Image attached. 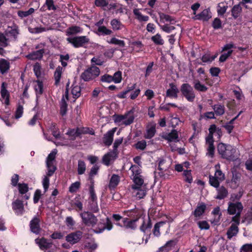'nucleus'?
Segmentation results:
<instances>
[{
  "instance_id": "1",
  "label": "nucleus",
  "mask_w": 252,
  "mask_h": 252,
  "mask_svg": "<svg viewBox=\"0 0 252 252\" xmlns=\"http://www.w3.org/2000/svg\"><path fill=\"white\" fill-rule=\"evenodd\" d=\"M134 184L131 186L130 189L133 196L137 199L144 198L147 192V185L144 183V178L143 175L131 177Z\"/></svg>"
},
{
  "instance_id": "2",
  "label": "nucleus",
  "mask_w": 252,
  "mask_h": 252,
  "mask_svg": "<svg viewBox=\"0 0 252 252\" xmlns=\"http://www.w3.org/2000/svg\"><path fill=\"white\" fill-rule=\"evenodd\" d=\"M218 151L221 157L230 160H235L238 158V150L229 145L220 143L218 146Z\"/></svg>"
},
{
  "instance_id": "3",
  "label": "nucleus",
  "mask_w": 252,
  "mask_h": 252,
  "mask_svg": "<svg viewBox=\"0 0 252 252\" xmlns=\"http://www.w3.org/2000/svg\"><path fill=\"white\" fill-rule=\"evenodd\" d=\"M209 134L206 138V144L208 145L207 155L210 157H213L214 154L215 148L214 146L213 136L216 134L219 136L221 134L220 129L217 127L216 125H212L210 126L209 129Z\"/></svg>"
},
{
  "instance_id": "4",
  "label": "nucleus",
  "mask_w": 252,
  "mask_h": 252,
  "mask_svg": "<svg viewBox=\"0 0 252 252\" xmlns=\"http://www.w3.org/2000/svg\"><path fill=\"white\" fill-rule=\"evenodd\" d=\"M243 206L241 202H229L228 204L227 213L231 215H235L232 218V221L235 222L237 224L240 223V217L243 210Z\"/></svg>"
},
{
  "instance_id": "5",
  "label": "nucleus",
  "mask_w": 252,
  "mask_h": 252,
  "mask_svg": "<svg viewBox=\"0 0 252 252\" xmlns=\"http://www.w3.org/2000/svg\"><path fill=\"white\" fill-rule=\"evenodd\" d=\"M214 168L215 169L214 175H209V183L212 187L217 188L220 186V183L224 180L225 176L220 170L219 163L215 165Z\"/></svg>"
},
{
  "instance_id": "6",
  "label": "nucleus",
  "mask_w": 252,
  "mask_h": 252,
  "mask_svg": "<svg viewBox=\"0 0 252 252\" xmlns=\"http://www.w3.org/2000/svg\"><path fill=\"white\" fill-rule=\"evenodd\" d=\"M126 215L128 217L136 216V218L132 220L128 219H124L123 220V226L127 229H134L136 228V222L140 219L141 216L137 213V210H127L124 212Z\"/></svg>"
},
{
  "instance_id": "7",
  "label": "nucleus",
  "mask_w": 252,
  "mask_h": 252,
  "mask_svg": "<svg viewBox=\"0 0 252 252\" xmlns=\"http://www.w3.org/2000/svg\"><path fill=\"white\" fill-rule=\"evenodd\" d=\"M134 119V111L130 110L124 115H118L114 116V122L119 125L128 126L132 124Z\"/></svg>"
},
{
  "instance_id": "8",
  "label": "nucleus",
  "mask_w": 252,
  "mask_h": 252,
  "mask_svg": "<svg viewBox=\"0 0 252 252\" xmlns=\"http://www.w3.org/2000/svg\"><path fill=\"white\" fill-rule=\"evenodd\" d=\"M57 153V150L56 149L53 150L46 158L47 175L48 176H51L56 170L55 158Z\"/></svg>"
},
{
  "instance_id": "9",
  "label": "nucleus",
  "mask_w": 252,
  "mask_h": 252,
  "mask_svg": "<svg viewBox=\"0 0 252 252\" xmlns=\"http://www.w3.org/2000/svg\"><path fill=\"white\" fill-rule=\"evenodd\" d=\"M180 90L182 95L189 102H193L195 98V94L193 88L188 83H184L181 86Z\"/></svg>"
},
{
  "instance_id": "10",
  "label": "nucleus",
  "mask_w": 252,
  "mask_h": 252,
  "mask_svg": "<svg viewBox=\"0 0 252 252\" xmlns=\"http://www.w3.org/2000/svg\"><path fill=\"white\" fill-rule=\"evenodd\" d=\"M100 74V70L98 67L95 66H92L83 72L81 77L85 81H88L94 79Z\"/></svg>"
},
{
  "instance_id": "11",
  "label": "nucleus",
  "mask_w": 252,
  "mask_h": 252,
  "mask_svg": "<svg viewBox=\"0 0 252 252\" xmlns=\"http://www.w3.org/2000/svg\"><path fill=\"white\" fill-rule=\"evenodd\" d=\"M66 40L71 43L74 47L79 48L83 47L90 41V39L87 36H79L76 37H69Z\"/></svg>"
},
{
  "instance_id": "12",
  "label": "nucleus",
  "mask_w": 252,
  "mask_h": 252,
  "mask_svg": "<svg viewBox=\"0 0 252 252\" xmlns=\"http://www.w3.org/2000/svg\"><path fill=\"white\" fill-rule=\"evenodd\" d=\"M234 47L233 43H228L224 45L222 48L221 52L222 54L220 57L219 61L220 62H224L231 55L233 50L232 48Z\"/></svg>"
},
{
  "instance_id": "13",
  "label": "nucleus",
  "mask_w": 252,
  "mask_h": 252,
  "mask_svg": "<svg viewBox=\"0 0 252 252\" xmlns=\"http://www.w3.org/2000/svg\"><path fill=\"white\" fill-rule=\"evenodd\" d=\"M83 222L88 225H93L97 222L96 217L88 212H84L80 214Z\"/></svg>"
},
{
  "instance_id": "14",
  "label": "nucleus",
  "mask_w": 252,
  "mask_h": 252,
  "mask_svg": "<svg viewBox=\"0 0 252 252\" xmlns=\"http://www.w3.org/2000/svg\"><path fill=\"white\" fill-rule=\"evenodd\" d=\"M82 236V232L80 231H76L68 234L65 237V240L67 242L73 245L79 242Z\"/></svg>"
},
{
  "instance_id": "15",
  "label": "nucleus",
  "mask_w": 252,
  "mask_h": 252,
  "mask_svg": "<svg viewBox=\"0 0 252 252\" xmlns=\"http://www.w3.org/2000/svg\"><path fill=\"white\" fill-rule=\"evenodd\" d=\"M179 90L177 86L174 83H170L169 87L166 90V96L171 98H177Z\"/></svg>"
},
{
  "instance_id": "16",
  "label": "nucleus",
  "mask_w": 252,
  "mask_h": 252,
  "mask_svg": "<svg viewBox=\"0 0 252 252\" xmlns=\"http://www.w3.org/2000/svg\"><path fill=\"white\" fill-rule=\"evenodd\" d=\"M12 209L17 215H22L25 212L22 201L17 199L12 203Z\"/></svg>"
},
{
  "instance_id": "17",
  "label": "nucleus",
  "mask_w": 252,
  "mask_h": 252,
  "mask_svg": "<svg viewBox=\"0 0 252 252\" xmlns=\"http://www.w3.org/2000/svg\"><path fill=\"white\" fill-rule=\"evenodd\" d=\"M6 85L4 83H2L1 86V101L5 105H8L9 104L10 94L8 91L6 90Z\"/></svg>"
},
{
  "instance_id": "18",
  "label": "nucleus",
  "mask_w": 252,
  "mask_h": 252,
  "mask_svg": "<svg viewBox=\"0 0 252 252\" xmlns=\"http://www.w3.org/2000/svg\"><path fill=\"white\" fill-rule=\"evenodd\" d=\"M35 242L42 250H45L50 248L52 245V243L50 240L43 237L36 239Z\"/></svg>"
},
{
  "instance_id": "19",
  "label": "nucleus",
  "mask_w": 252,
  "mask_h": 252,
  "mask_svg": "<svg viewBox=\"0 0 252 252\" xmlns=\"http://www.w3.org/2000/svg\"><path fill=\"white\" fill-rule=\"evenodd\" d=\"M68 100V91L66 90L61 101L60 113L62 116H65L66 114L67 106L66 101Z\"/></svg>"
},
{
  "instance_id": "20",
  "label": "nucleus",
  "mask_w": 252,
  "mask_h": 252,
  "mask_svg": "<svg viewBox=\"0 0 252 252\" xmlns=\"http://www.w3.org/2000/svg\"><path fill=\"white\" fill-rule=\"evenodd\" d=\"M116 127L113 128L105 133L103 137V142L105 145L110 146L113 140L114 133L116 130Z\"/></svg>"
},
{
  "instance_id": "21",
  "label": "nucleus",
  "mask_w": 252,
  "mask_h": 252,
  "mask_svg": "<svg viewBox=\"0 0 252 252\" xmlns=\"http://www.w3.org/2000/svg\"><path fill=\"white\" fill-rule=\"evenodd\" d=\"M39 219L37 217L33 218L30 221V228L32 232L38 234L40 231Z\"/></svg>"
},
{
  "instance_id": "22",
  "label": "nucleus",
  "mask_w": 252,
  "mask_h": 252,
  "mask_svg": "<svg viewBox=\"0 0 252 252\" xmlns=\"http://www.w3.org/2000/svg\"><path fill=\"white\" fill-rule=\"evenodd\" d=\"M88 132L84 129H81L79 128L76 129H72L69 130L66 134L71 140H74L77 137L79 136L80 134L82 133H87Z\"/></svg>"
},
{
  "instance_id": "23",
  "label": "nucleus",
  "mask_w": 252,
  "mask_h": 252,
  "mask_svg": "<svg viewBox=\"0 0 252 252\" xmlns=\"http://www.w3.org/2000/svg\"><path fill=\"white\" fill-rule=\"evenodd\" d=\"M211 17L212 14L209 9L203 10L200 13L195 16L196 19L203 21H208Z\"/></svg>"
},
{
  "instance_id": "24",
  "label": "nucleus",
  "mask_w": 252,
  "mask_h": 252,
  "mask_svg": "<svg viewBox=\"0 0 252 252\" xmlns=\"http://www.w3.org/2000/svg\"><path fill=\"white\" fill-rule=\"evenodd\" d=\"M156 124L151 123L148 125L146 129V132L145 134L144 137L146 139H151L155 134L156 133Z\"/></svg>"
},
{
  "instance_id": "25",
  "label": "nucleus",
  "mask_w": 252,
  "mask_h": 252,
  "mask_svg": "<svg viewBox=\"0 0 252 252\" xmlns=\"http://www.w3.org/2000/svg\"><path fill=\"white\" fill-rule=\"evenodd\" d=\"M151 227L152 223L149 217L146 219L142 218V225L140 226V230L144 233H146L147 231L149 233L150 231H149V229H150Z\"/></svg>"
},
{
  "instance_id": "26",
  "label": "nucleus",
  "mask_w": 252,
  "mask_h": 252,
  "mask_svg": "<svg viewBox=\"0 0 252 252\" xmlns=\"http://www.w3.org/2000/svg\"><path fill=\"white\" fill-rule=\"evenodd\" d=\"M10 69V63L4 59H0V73L4 74L8 72Z\"/></svg>"
},
{
  "instance_id": "27",
  "label": "nucleus",
  "mask_w": 252,
  "mask_h": 252,
  "mask_svg": "<svg viewBox=\"0 0 252 252\" xmlns=\"http://www.w3.org/2000/svg\"><path fill=\"white\" fill-rule=\"evenodd\" d=\"M117 156V153L111 152L105 155L102 158L103 163L108 166L112 160H114Z\"/></svg>"
},
{
  "instance_id": "28",
  "label": "nucleus",
  "mask_w": 252,
  "mask_h": 252,
  "mask_svg": "<svg viewBox=\"0 0 252 252\" xmlns=\"http://www.w3.org/2000/svg\"><path fill=\"white\" fill-rule=\"evenodd\" d=\"M176 244L175 240H170L162 247L159 248L158 252H168L171 250Z\"/></svg>"
},
{
  "instance_id": "29",
  "label": "nucleus",
  "mask_w": 252,
  "mask_h": 252,
  "mask_svg": "<svg viewBox=\"0 0 252 252\" xmlns=\"http://www.w3.org/2000/svg\"><path fill=\"white\" fill-rule=\"evenodd\" d=\"M238 225L239 224H237L235 222L231 224V226L227 230L226 234L228 239H231L233 236L237 235L239 230Z\"/></svg>"
},
{
  "instance_id": "30",
  "label": "nucleus",
  "mask_w": 252,
  "mask_h": 252,
  "mask_svg": "<svg viewBox=\"0 0 252 252\" xmlns=\"http://www.w3.org/2000/svg\"><path fill=\"white\" fill-rule=\"evenodd\" d=\"M163 137L169 142L172 141H178V132L176 130H172L171 132L165 134L163 136Z\"/></svg>"
},
{
  "instance_id": "31",
  "label": "nucleus",
  "mask_w": 252,
  "mask_h": 252,
  "mask_svg": "<svg viewBox=\"0 0 252 252\" xmlns=\"http://www.w3.org/2000/svg\"><path fill=\"white\" fill-rule=\"evenodd\" d=\"M206 209V206L204 203H201L198 204L194 211L193 215L195 217H200L204 213Z\"/></svg>"
},
{
  "instance_id": "32",
  "label": "nucleus",
  "mask_w": 252,
  "mask_h": 252,
  "mask_svg": "<svg viewBox=\"0 0 252 252\" xmlns=\"http://www.w3.org/2000/svg\"><path fill=\"white\" fill-rule=\"evenodd\" d=\"M217 189L218 194L216 196V199H222L225 198L228 195V191L226 188L223 186L218 187Z\"/></svg>"
},
{
  "instance_id": "33",
  "label": "nucleus",
  "mask_w": 252,
  "mask_h": 252,
  "mask_svg": "<svg viewBox=\"0 0 252 252\" xmlns=\"http://www.w3.org/2000/svg\"><path fill=\"white\" fill-rule=\"evenodd\" d=\"M129 170L131 171L132 174L130 175V177H136V176H140L142 175L141 174V169L139 165H131L129 168Z\"/></svg>"
},
{
  "instance_id": "34",
  "label": "nucleus",
  "mask_w": 252,
  "mask_h": 252,
  "mask_svg": "<svg viewBox=\"0 0 252 252\" xmlns=\"http://www.w3.org/2000/svg\"><path fill=\"white\" fill-rule=\"evenodd\" d=\"M82 31L83 30L80 27L75 26L68 28L66 32L67 35H70L81 33Z\"/></svg>"
},
{
  "instance_id": "35",
  "label": "nucleus",
  "mask_w": 252,
  "mask_h": 252,
  "mask_svg": "<svg viewBox=\"0 0 252 252\" xmlns=\"http://www.w3.org/2000/svg\"><path fill=\"white\" fill-rule=\"evenodd\" d=\"M194 89L199 92H205L208 90V88L201 84L198 80H195L193 82Z\"/></svg>"
},
{
  "instance_id": "36",
  "label": "nucleus",
  "mask_w": 252,
  "mask_h": 252,
  "mask_svg": "<svg viewBox=\"0 0 252 252\" xmlns=\"http://www.w3.org/2000/svg\"><path fill=\"white\" fill-rule=\"evenodd\" d=\"M158 14L160 18V21L162 23H164L165 22H170L171 24L175 23V20L172 18V17L161 12H159Z\"/></svg>"
},
{
  "instance_id": "37",
  "label": "nucleus",
  "mask_w": 252,
  "mask_h": 252,
  "mask_svg": "<svg viewBox=\"0 0 252 252\" xmlns=\"http://www.w3.org/2000/svg\"><path fill=\"white\" fill-rule=\"evenodd\" d=\"M43 51L42 50H39L30 54L27 56V57L32 60H35L41 59L43 56Z\"/></svg>"
},
{
  "instance_id": "38",
  "label": "nucleus",
  "mask_w": 252,
  "mask_h": 252,
  "mask_svg": "<svg viewBox=\"0 0 252 252\" xmlns=\"http://www.w3.org/2000/svg\"><path fill=\"white\" fill-rule=\"evenodd\" d=\"M63 71V68L62 67L59 66L56 68L54 73V79L56 85H58L59 83Z\"/></svg>"
},
{
  "instance_id": "39",
  "label": "nucleus",
  "mask_w": 252,
  "mask_h": 252,
  "mask_svg": "<svg viewBox=\"0 0 252 252\" xmlns=\"http://www.w3.org/2000/svg\"><path fill=\"white\" fill-rule=\"evenodd\" d=\"M133 13L136 16L137 19L140 22H146L149 20V17L143 15L139 9H134Z\"/></svg>"
},
{
  "instance_id": "40",
  "label": "nucleus",
  "mask_w": 252,
  "mask_h": 252,
  "mask_svg": "<svg viewBox=\"0 0 252 252\" xmlns=\"http://www.w3.org/2000/svg\"><path fill=\"white\" fill-rule=\"evenodd\" d=\"M90 199L91 201H97V196L94 189V181L91 179V184L89 188Z\"/></svg>"
},
{
  "instance_id": "41",
  "label": "nucleus",
  "mask_w": 252,
  "mask_h": 252,
  "mask_svg": "<svg viewBox=\"0 0 252 252\" xmlns=\"http://www.w3.org/2000/svg\"><path fill=\"white\" fill-rule=\"evenodd\" d=\"M110 24L113 30L118 31L122 29L124 25L122 23L116 19H114L111 21Z\"/></svg>"
},
{
  "instance_id": "42",
  "label": "nucleus",
  "mask_w": 252,
  "mask_h": 252,
  "mask_svg": "<svg viewBox=\"0 0 252 252\" xmlns=\"http://www.w3.org/2000/svg\"><path fill=\"white\" fill-rule=\"evenodd\" d=\"M120 182V177L118 175L113 174L110 180L109 187L110 188H115Z\"/></svg>"
},
{
  "instance_id": "43",
  "label": "nucleus",
  "mask_w": 252,
  "mask_h": 252,
  "mask_svg": "<svg viewBox=\"0 0 252 252\" xmlns=\"http://www.w3.org/2000/svg\"><path fill=\"white\" fill-rule=\"evenodd\" d=\"M34 90L37 96L38 95H40L43 93V83L41 81L37 80L35 82Z\"/></svg>"
},
{
  "instance_id": "44",
  "label": "nucleus",
  "mask_w": 252,
  "mask_h": 252,
  "mask_svg": "<svg viewBox=\"0 0 252 252\" xmlns=\"http://www.w3.org/2000/svg\"><path fill=\"white\" fill-rule=\"evenodd\" d=\"M217 55L211 56L210 53H206L204 54L201 58V60L204 63H211L217 57Z\"/></svg>"
},
{
  "instance_id": "45",
  "label": "nucleus",
  "mask_w": 252,
  "mask_h": 252,
  "mask_svg": "<svg viewBox=\"0 0 252 252\" xmlns=\"http://www.w3.org/2000/svg\"><path fill=\"white\" fill-rule=\"evenodd\" d=\"M71 94L74 98L79 97L81 95V88L79 86L73 84L72 86Z\"/></svg>"
},
{
  "instance_id": "46",
  "label": "nucleus",
  "mask_w": 252,
  "mask_h": 252,
  "mask_svg": "<svg viewBox=\"0 0 252 252\" xmlns=\"http://www.w3.org/2000/svg\"><path fill=\"white\" fill-rule=\"evenodd\" d=\"M242 11V8L239 4L234 5L231 10L232 15L235 18H237L240 15Z\"/></svg>"
},
{
  "instance_id": "47",
  "label": "nucleus",
  "mask_w": 252,
  "mask_h": 252,
  "mask_svg": "<svg viewBox=\"0 0 252 252\" xmlns=\"http://www.w3.org/2000/svg\"><path fill=\"white\" fill-rule=\"evenodd\" d=\"M213 108L217 115H222L224 113V107L220 104H216L213 106Z\"/></svg>"
},
{
  "instance_id": "48",
  "label": "nucleus",
  "mask_w": 252,
  "mask_h": 252,
  "mask_svg": "<svg viewBox=\"0 0 252 252\" xmlns=\"http://www.w3.org/2000/svg\"><path fill=\"white\" fill-rule=\"evenodd\" d=\"M227 6L223 3H220L217 6V12L219 16H222L226 12Z\"/></svg>"
},
{
  "instance_id": "49",
  "label": "nucleus",
  "mask_w": 252,
  "mask_h": 252,
  "mask_svg": "<svg viewBox=\"0 0 252 252\" xmlns=\"http://www.w3.org/2000/svg\"><path fill=\"white\" fill-rule=\"evenodd\" d=\"M86 166L85 163L82 160H79L78 162L77 172L79 175L84 174L86 171Z\"/></svg>"
},
{
  "instance_id": "50",
  "label": "nucleus",
  "mask_w": 252,
  "mask_h": 252,
  "mask_svg": "<svg viewBox=\"0 0 252 252\" xmlns=\"http://www.w3.org/2000/svg\"><path fill=\"white\" fill-rule=\"evenodd\" d=\"M34 11V9L33 8H30L27 11H18V15L21 18L26 17L32 14Z\"/></svg>"
},
{
  "instance_id": "51",
  "label": "nucleus",
  "mask_w": 252,
  "mask_h": 252,
  "mask_svg": "<svg viewBox=\"0 0 252 252\" xmlns=\"http://www.w3.org/2000/svg\"><path fill=\"white\" fill-rule=\"evenodd\" d=\"M18 189L20 193L23 194L29 190V187L27 184L20 183L18 185Z\"/></svg>"
},
{
  "instance_id": "52",
  "label": "nucleus",
  "mask_w": 252,
  "mask_h": 252,
  "mask_svg": "<svg viewBox=\"0 0 252 252\" xmlns=\"http://www.w3.org/2000/svg\"><path fill=\"white\" fill-rule=\"evenodd\" d=\"M165 224V222L160 221L157 223L154 226L153 234L155 236L158 237L160 235L159 228Z\"/></svg>"
},
{
  "instance_id": "53",
  "label": "nucleus",
  "mask_w": 252,
  "mask_h": 252,
  "mask_svg": "<svg viewBox=\"0 0 252 252\" xmlns=\"http://www.w3.org/2000/svg\"><path fill=\"white\" fill-rule=\"evenodd\" d=\"M97 31L102 35H110L112 33V31L103 26L98 27Z\"/></svg>"
},
{
  "instance_id": "54",
  "label": "nucleus",
  "mask_w": 252,
  "mask_h": 252,
  "mask_svg": "<svg viewBox=\"0 0 252 252\" xmlns=\"http://www.w3.org/2000/svg\"><path fill=\"white\" fill-rule=\"evenodd\" d=\"M152 40L156 44L162 45L164 43V41L161 38V35L157 33L155 35L153 36L151 38Z\"/></svg>"
},
{
  "instance_id": "55",
  "label": "nucleus",
  "mask_w": 252,
  "mask_h": 252,
  "mask_svg": "<svg viewBox=\"0 0 252 252\" xmlns=\"http://www.w3.org/2000/svg\"><path fill=\"white\" fill-rule=\"evenodd\" d=\"M110 44L118 45L121 47L125 46V42L123 40H119L115 37L112 38L109 41H107Z\"/></svg>"
},
{
  "instance_id": "56",
  "label": "nucleus",
  "mask_w": 252,
  "mask_h": 252,
  "mask_svg": "<svg viewBox=\"0 0 252 252\" xmlns=\"http://www.w3.org/2000/svg\"><path fill=\"white\" fill-rule=\"evenodd\" d=\"M112 224L110 220L107 218L105 226H104L99 231L95 230V232L96 233H100L103 232L105 229L110 230L112 228Z\"/></svg>"
},
{
  "instance_id": "57",
  "label": "nucleus",
  "mask_w": 252,
  "mask_h": 252,
  "mask_svg": "<svg viewBox=\"0 0 252 252\" xmlns=\"http://www.w3.org/2000/svg\"><path fill=\"white\" fill-rule=\"evenodd\" d=\"M242 222H246L249 224L252 222V207L251 211H249L245 215Z\"/></svg>"
},
{
  "instance_id": "58",
  "label": "nucleus",
  "mask_w": 252,
  "mask_h": 252,
  "mask_svg": "<svg viewBox=\"0 0 252 252\" xmlns=\"http://www.w3.org/2000/svg\"><path fill=\"white\" fill-rule=\"evenodd\" d=\"M160 27L161 29L166 33H170L176 29L175 27L169 25L168 24L161 25Z\"/></svg>"
},
{
  "instance_id": "59",
  "label": "nucleus",
  "mask_w": 252,
  "mask_h": 252,
  "mask_svg": "<svg viewBox=\"0 0 252 252\" xmlns=\"http://www.w3.org/2000/svg\"><path fill=\"white\" fill-rule=\"evenodd\" d=\"M113 82L115 83H119L121 82L122 77V72L120 71H117L115 72L113 76H112Z\"/></svg>"
},
{
  "instance_id": "60",
  "label": "nucleus",
  "mask_w": 252,
  "mask_h": 252,
  "mask_svg": "<svg viewBox=\"0 0 252 252\" xmlns=\"http://www.w3.org/2000/svg\"><path fill=\"white\" fill-rule=\"evenodd\" d=\"M8 45V39L2 33L0 32V46L5 47Z\"/></svg>"
},
{
  "instance_id": "61",
  "label": "nucleus",
  "mask_w": 252,
  "mask_h": 252,
  "mask_svg": "<svg viewBox=\"0 0 252 252\" xmlns=\"http://www.w3.org/2000/svg\"><path fill=\"white\" fill-rule=\"evenodd\" d=\"M135 87V84H133L131 87H128L126 90L123 91L118 94V97L121 98H125L126 97V94L130 91L133 90Z\"/></svg>"
},
{
  "instance_id": "62",
  "label": "nucleus",
  "mask_w": 252,
  "mask_h": 252,
  "mask_svg": "<svg viewBox=\"0 0 252 252\" xmlns=\"http://www.w3.org/2000/svg\"><path fill=\"white\" fill-rule=\"evenodd\" d=\"M41 67L40 64L36 63L33 66V71L35 75L37 78L40 77L41 75Z\"/></svg>"
},
{
  "instance_id": "63",
  "label": "nucleus",
  "mask_w": 252,
  "mask_h": 252,
  "mask_svg": "<svg viewBox=\"0 0 252 252\" xmlns=\"http://www.w3.org/2000/svg\"><path fill=\"white\" fill-rule=\"evenodd\" d=\"M80 187V183L78 181L75 182L70 185L69 188V191L71 193L76 192L77 190L79 189Z\"/></svg>"
},
{
  "instance_id": "64",
  "label": "nucleus",
  "mask_w": 252,
  "mask_h": 252,
  "mask_svg": "<svg viewBox=\"0 0 252 252\" xmlns=\"http://www.w3.org/2000/svg\"><path fill=\"white\" fill-rule=\"evenodd\" d=\"M197 224L199 228L202 230H208L210 228L209 223L205 220L199 221L197 222Z\"/></svg>"
}]
</instances>
